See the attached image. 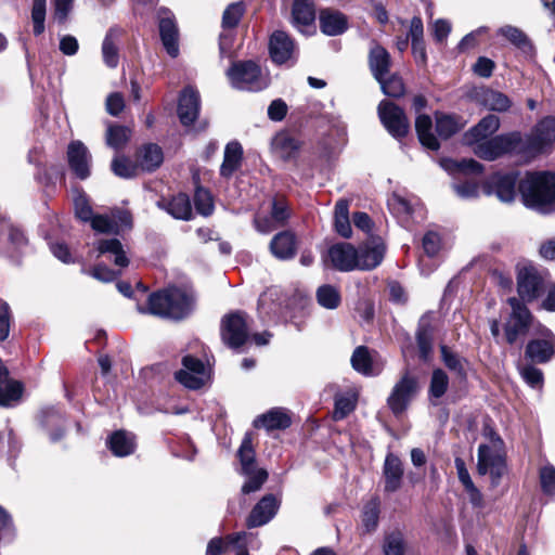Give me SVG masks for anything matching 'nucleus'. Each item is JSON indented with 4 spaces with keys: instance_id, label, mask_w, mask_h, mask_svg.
I'll list each match as a JSON object with an SVG mask.
<instances>
[{
    "instance_id": "1",
    "label": "nucleus",
    "mask_w": 555,
    "mask_h": 555,
    "mask_svg": "<svg viewBox=\"0 0 555 555\" xmlns=\"http://www.w3.org/2000/svg\"><path fill=\"white\" fill-rule=\"evenodd\" d=\"M386 246L382 238L372 237L358 247L337 243L330 247L327 257L332 267L340 272L371 271L384 260Z\"/></svg>"
},
{
    "instance_id": "2",
    "label": "nucleus",
    "mask_w": 555,
    "mask_h": 555,
    "mask_svg": "<svg viewBox=\"0 0 555 555\" xmlns=\"http://www.w3.org/2000/svg\"><path fill=\"white\" fill-rule=\"evenodd\" d=\"M193 306L191 295L180 288H168L153 293L149 296L147 308L139 307L142 313L180 320L186 317Z\"/></svg>"
},
{
    "instance_id": "3",
    "label": "nucleus",
    "mask_w": 555,
    "mask_h": 555,
    "mask_svg": "<svg viewBox=\"0 0 555 555\" xmlns=\"http://www.w3.org/2000/svg\"><path fill=\"white\" fill-rule=\"evenodd\" d=\"M519 190L528 207L543 210L555 202V173L530 172L520 182Z\"/></svg>"
},
{
    "instance_id": "4",
    "label": "nucleus",
    "mask_w": 555,
    "mask_h": 555,
    "mask_svg": "<svg viewBox=\"0 0 555 555\" xmlns=\"http://www.w3.org/2000/svg\"><path fill=\"white\" fill-rule=\"evenodd\" d=\"M227 76L231 86L237 90L260 91L268 86V80L260 67L251 61L233 63Z\"/></svg>"
},
{
    "instance_id": "5",
    "label": "nucleus",
    "mask_w": 555,
    "mask_h": 555,
    "mask_svg": "<svg viewBox=\"0 0 555 555\" xmlns=\"http://www.w3.org/2000/svg\"><path fill=\"white\" fill-rule=\"evenodd\" d=\"M520 143V133L511 132L496 135L489 140L486 139L476 144H473V152L479 158L485 160H494L504 154L514 152Z\"/></svg>"
},
{
    "instance_id": "6",
    "label": "nucleus",
    "mask_w": 555,
    "mask_h": 555,
    "mask_svg": "<svg viewBox=\"0 0 555 555\" xmlns=\"http://www.w3.org/2000/svg\"><path fill=\"white\" fill-rule=\"evenodd\" d=\"M548 273L539 271L532 266H522L518 269L517 289L520 298L525 301H532L544 293L548 284Z\"/></svg>"
},
{
    "instance_id": "7",
    "label": "nucleus",
    "mask_w": 555,
    "mask_h": 555,
    "mask_svg": "<svg viewBox=\"0 0 555 555\" xmlns=\"http://www.w3.org/2000/svg\"><path fill=\"white\" fill-rule=\"evenodd\" d=\"M379 119L395 139L401 140L410 131V121L404 111L390 101H382L377 107Z\"/></svg>"
},
{
    "instance_id": "8",
    "label": "nucleus",
    "mask_w": 555,
    "mask_h": 555,
    "mask_svg": "<svg viewBox=\"0 0 555 555\" xmlns=\"http://www.w3.org/2000/svg\"><path fill=\"white\" fill-rule=\"evenodd\" d=\"M500 443L501 441L498 439L491 446L480 444L478 448V473L480 475L490 474L494 485L505 470V462L500 451Z\"/></svg>"
},
{
    "instance_id": "9",
    "label": "nucleus",
    "mask_w": 555,
    "mask_h": 555,
    "mask_svg": "<svg viewBox=\"0 0 555 555\" xmlns=\"http://www.w3.org/2000/svg\"><path fill=\"white\" fill-rule=\"evenodd\" d=\"M183 367L176 372V379L189 389H199L209 380V373L205 364L192 357L185 356L182 359Z\"/></svg>"
},
{
    "instance_id": "10",
    "label": "nucleus",
    "mask_w": 555,
    "mask_h": 555,
    "mask_svg": "<svg viewBox=\"0 0 555 555\" xmlns=\"http://www.w3.org/2000/svg\"><path fill=\"white\" fill-rule=\"evenodd\" d=\"M417 392V380L415 377L404 374L401 379L393 386L388 397V405L396 414H401L409 405L413 397Z\"/></svg>"
},
{
    "instance_id": "11",
    "label": "nucleus",
    "mask_w": 555,
    "mask_h": 555,
    "mask_svg": "<svg viewBox=\"0 0 555 555\" xmlns=\"http://www.w3.org/2000/svg\"><path fill=\"white\" fill-rule=\"evenodd\" d=\"M508 302L512 307V314L505 326V334L507 341L514 344L518 336L527 333L531 322V313L528 308L515 297L509 298Z\"/></svg>"
},
{
    "instance_id": "12",
    "label": "nucleus",
    "mask_w": 555,
    "mask_h": 555,
    "mask_svg": "<svg viewBox=\"0 0 555 555\" xmlns=\"http://www.w3.org/2000/svg\"><path fill=\"white\" fill-rule=\"evenodd\" d=\"M555 143V118L545 117L533 128L527 139V149L540 154L551 149Z\"/></svg>"
},
{
    "instance_id": "13",
    "label": "nucleus",
    "mask_w": 555,
    "mask_h": 555,
    "mask_svg": "<svg viewBox=\"0 0 555 555\" xmlns=\"http://www.w3.org/2000/svg\"><path fill=\"white\" fill-rule=\"evenodd\" d=\"M221 335L223 341L231 348L243 346L248 338V327L244 315L232 313L222 320Z\"/></svg>"
},
{
    "instance_id": "14",
    "label": "nucleus",
    "mask_w": 555,
    "mask_h": 555,
    "mask_svg": "<svg viewBox=\"0 0 555 555\" xmlns=\"http://www.w3.org/2000/svg\"><path fill=\"white\" fill-rule=\"evenodd\" d=\"M271 59L276 64L294 63L297 48L294 40L283 30H275L269 41Z\"/></svg>"
},
{
    "instance_id": "15",
    "label": "nucleus",
    "mask_w": 555,
    "mask_h": 555,
    "mask_svg": "<svg viewBox=\"0 0 555 555\" xmlns=\"http://www.w3.org/2000/svg\"><path fill=\"white\" fill-rule=\"evenodd\" d=\"M541 335L542 338L530 340L525 351L534 363H546L555 356V335L548 328H543Z\"/></svg>"
},
{
    "instance_id": "16",
    "label": "nucleus",
    "mask_w": 555,
    "mask_h": 555,
    "mask_svg": "<svg viewBox=\"0 0 555 555\" xmlns=\"http://www.w3.org/2000/svg\"><path fill=\"white\" fill-rule=\"evenodd\" d=\"M67 159L72 171L77 178L83 180L91 172V154L81 141H73L67 147Z\"/></svg>"
},
{
    "instance_id": "17",
    "label": "nucleus",
    "mask_w": 555,
    "mask_h": 555,
    "mask_svg": "<svg viewBox=\"0 0 555 555\" xmlns=\"http://www.w3.org/2000/svg\"><path fill=\"white\" fill-rule=\"evenodd\" d=\"M516 176L507 175H493L483 186V192L487 195L494 194L501 202L511 203L516 196Z\"/></svg>"
},
{
    "instance_id": "18",
    "label": "nucleus",
    "mask_w": 555,
    "mask_h": 555,
    "mask_svg": "<svg viewBox=\"0 0 555 555\" xmlns=\"http://www.w3.org/2000/svg\"><path fill=\"white\" fill-rule=\"evenodd\" d=\"M280 502L273 494L264 495L251 509L246 519L248 528H256L268 524L276 514Z\"/></svg>"
},
{
    "instance_id": "19",
    "label": "nucleus",
    "mask_w": 555,
    "mask_h": 555,
    "mask_svg": "<svg viewBox=\"0 0 555 555\" xmlns=\"http://www.w3.org/2000/svg\"><path fill=\"white\" fill-rule=\"evenodd\" d=\"M159 15V34L163 44L167 53L176 57L179 53L178 47V29L170 11L160 9Z\"/></svg>"
},
{
    "instance_id": "20",
    "label": "nucleus",
    "mask_w": 555,
    "mask_h": 555,
    "mask_svg": "<svg viewBox=\"0 0 555 555\" xmlns=\"http://www.w3.org/2000/svg\"><path fill=\"white\" fill-rule=\"evenodd\" d=\"M294 26L302 34L314 33L315 11L313 3L309 0H295L292 10Z\"/></svg>"
},
{
    "instance_id": "21",
    "label": "nucleus",
    "mask_w": 555,
    "mask_h": 555,
    "mask_svg": "<svg viewBox=\"0 0 555 555\" xmlns=\"http://www.w3.org/2000/svg\"><path fill=\"white\" fill-rule=\"evenodd\" d=\"M199 113V94L191 87L185 88L180 95L178 116L184 126L192 125Z\"/></svg>"
},
{
    "instance_id": "22",
    "label": "nucleus",
    "mask_w": 555,
    "mask_h": 555,
    "mask_svg": "<svg viewBox=\"0 0 555 555\" xmlns=\"http://www.w3.org/2000/svg\"><path fill=\"white\" fill-rule=\"evenodd\" d=\"M499 128V117L495 115H487L464 134V141L468 145L476 144L491 137Z\"/></svg>"
},
{
    "instance_id": "23",
    "label": "nucleus",
    "mask_w": 555,
    "mask_h": 555,
    "mask_svg": "<svg viewBox=\"0 0 555 555\" xmlns=\"http://www.w3.org/2000/svg\"><path fill=\"white\" fill-rule=\"evenodd\" d=\"M94 249L98 251L96 258L106 256L119 268H125L129 264L122 245L117 238L100 240L94 244Z\"/></svg>"
},
{
    "instance_id": "24",
    "label": "nucleus",
    "mask_w": 555,
    "mask_h": 555,
    "mask_svg": "<svg viewBox=\"0 0 555 555\" xmlns=\"http://www.w3.org/2000/svg\"><path fill=\"white\" fill-rule=\"evenodd\" d=\"M320 28L327 36H338L348 27V21L344 13L325 9L320 12Z\"/></svg>"
},
{
    "instance_id": "25",
    "label": "nucleus",
    "mask_w": 555,
    "mask_h": 555,
    "mask_svg": "<svg viewBox=\"0 0 555 555\" xmlns=\"http://www.w3.org/2000/svg\"><path fill=\"white\" fill-rule=\"evenodd\" d=\"M270 250L278 259H291L297 250V240L293 232L283 231L273 236Z\"/></svg>"
},
{
    "instance_id": "26",
    "label": "nucleus",
    "mask_w": 555,
    "mask_h": 555,
    "mask_svg": "<svg viewBox=\"0 0 555 555\" xmlns=\"http://www.w3.org/2000/svg\"><path fill=\"white\" fill-rule=\"evenodd\" d=\"M402 476L401 461L396 455L388 454L384 464L385 491H397L401 486Z\"/></svg>"
},
{
    "instance_id": "27",
    "label": "nucleus",
    "mask_w": 555,
    "mask_h": 555,
    "mask_svg": "<svg viewBox=\"0 0 555 555\" xmlns=\"http://www.w3.org/2000/svg\"><path fill=\"white\" fill-rule=\"evenodd\" d=\"M291 425V417L282 409H272L269 412L258 416L254 421L256 428L263 427L267 430L285 429Z\"/></svg>"
},
{
    "instance_id": "28",
    "label": "nucleus",
    "mask_w": 555,
    "mask_h": 555,
    "mask_svg": "<svg viewBox=\"0 0 555 555\" xmlns=\"http://www.w3.org/2000/svg\"><path fill=\"white\" fill-rule=\"evenodd\" d=\"M107 446L115 456H127L134 452V436L125 430H117L107 440Z\"/></svg>"
},
{
    "instance_id": "29",
    "label": "nucleus",
    "mask_w": 555,
    "mask_h": 555,
    "mask_svg": "<svg viewBox=\"0 0 555 555\" xmlns=\"http://www.w3.org/2000/svg\"><path fill=\"white\" fill-rule=\"evenodd\" d=\"M121 33L119 28H111L102 43L103 61L111 68H115L119 62L118 41Z\"/></svg>"
},
{
    "instance_id": "30",
    "label": "nucleus",
    "mask_w": 555,
    "mask_h": 555,
    "mask_svg": "<svg viewBox=\"0 0 555 555\" xmlns=\"http://www.w3.org/2000/svg\"><path fill=\"white\" fill-rule=\"evenodd\" d=\"M350 361L352 367L363 375L372 376L380 372V366L373 361L369 349L364 346L354 349Z\"/></svg>"
},
{
    "instance_id": "31",
    "label": "nucleus",
    "mask_w": 555,
    "mask_h": 555,
    "mask_svg": "<svg viewBox=\"0 0 555 555\" xmlns=\"http://www.w3.org/2000/svg\"><path fill=\"white\" fill-rule=\"evenodd\" d=\"M369 62L374 77L380 80L389 70L390 55L383 47L375 44L370 50Z\"/></svg>"
},
{
    "instance_id": "32",
    "label": "nucleus",
    "mask_w": 555,
    "mask_h": 555,
    "mask_svg": "<svg viewBox=\"0 0 555 555\" xmlns=\"http://www.w3.org/2000/svg\"><path fill=\"white\" fill-rule=\"evenodd\" d=\"M416 340L421 358L427 360L433 349V327L429 315H423L421 318L416 332Z\"/></svg>"
},
{
    "instance_id": "33",
    "label": "nucleus",
    "mask_w": 555,
    "mask_h": 555,
    "mask_svg": "<svg viewBox=\"0 0 555 555\" xmlns=\"http://www.w3.org/2000/svg\"><path fill=\"white\" fill-rule=\"evenodd\" d=\"M433 121L428 115L421 114L416 117L415 129L423 146L437 151L440 146L437 138L431 132Z\"/></svg>"
},
{
    "instance_id": "34",
    "label": "nucleus",
    "mask_w": 555,
    "mask_h": 555,
    "mask_svg": "<svg viewBox=\"0 0 555 555\" xmlns=\"http://www.w3.org/2000/svg\"><path fill=\"white\" fill-rule=\"evenodd\" d=\"M243 149L238 142H230L224 150L223 163L220 172L223 177H230L241 166Z\"/></svg>"
},
{
    "instance_id": "35",
    "label": "nucleus",
    "mask_w": 555,
    "mask_h": 555,
    "mask_svg": "<svg viewBox=\"0 0 555 555\" xmlns=\"http://www.w3.org/2000/svg\"><path fill=\"white\" fill-rule=\"evenodd\" d=\"M272 150L278 157L288 160L297 154L299 142L287 133H279L272 140Z\"/></svg>"
},
{
    "instance_id": "36",
    "label": "nucleus",
    "mask_w": 555,
    "mask_h": 555,
    "mask_svg": "<svg viewBox=\"0 0 555 555\" xmlns=\"http://www.w3.org/2000/svg\"><path fill=\"white\" fill-rule=\"evenodd\" d=\"M335 231L343 237L348 238L352 234L349 220V202L345 198L339 199L334 209Z\"/></svg>"
},
{
    "instance_id": "37",
    "label": "nucleus",
    "mask_w": 555,
    "mask_h": 555,
    "mask_svg": "<svg viewBox=\"0 0 555 555\" xmlns=\"http://www.w3.org/2000/svg\"><path fill=\"white\" fill-rule=\"evenodd\" d=\"M138 166L147 171H152L163 163V152L156 144H147L143 146L137 157Z\"/></svg>"
},
{
    "instance_id": "38",
    "label": "nucleus",
    "mask_w": 555,
    "mask_h": 555,
    "mask_svg": "<svg viewBox=\"0 0 555 555\" xmlns=\"http://www.w3.org/2000/svg\"><path fill=\"white\" fill-rule=\"evenodd\" d=\"M237 456L241 462V472L244 475H251L256 469L255 465V451L253 448V438L250 434H246L242 440L241 447L237 451Z\"/></svg>"
},
{
    "instance_id": "39",
    "label": "nucleus",
    "mask_w": 555,
    "mask_h": 555,
    "mask_svg": "<svg viewBox=\"0 0 555 555\" xmlns=\"http://www.w3.org/2000/svg\"><path fill=\"white\" fill-rule=\"evenodd\" d=\"M464 126L461 118L453 115H436V131L442 139H448Z\"/></svg>"
},
{
    "instance_id": "40",
    "label": "nucleus",
    "mask_w": 555,
    "mask_h": 555,
    "mask_svg": "<svg viewBox=\"0 0 555 555\" xmlns=\"http://www.w3.org/2000/svg\"><path fill=\"white\" fill-rule=\"evenodd\" d=\"M131 131L128 127L120 125H109L106 130V144L114 149H122L130 139Z\"/></svg>"
},
{
    "instance_id": "41",
    "label": "nucleus",
    "mask_w": 555,
    "mask_h": 555,
    "mask_svg": "<svg viewBox=\"0 0 555 555\" xmlns=\"http://www.w3.org/2000/svg\"><path fill=\"white\" fill-rule=\"evenodd\" d=\"M167 211L176 219H190L192 215V207L189 196L185 194H178L173 196L167 204Z\"/></svg>"
},
{
    "instance_id": "42",
    "label": "nucleus",
    "mask_w": 555,
    "mask_h": 555,
    "mask_svg": "<svg viewBox=\"0 0 555 555\" xmlns=\"http://www.w3.org/2000/svg\"><path fill=\"white\" fill-rule=\"evenodd\" d=\"M441 166L451 173H480L482 171V166L472 158L463 159L461 162L453 159H442Z\"/></svg>"
},
{
    "instance_id": "43",
    "label": "nucleus",
    "mask_w": 555,
    "mask_h": 555,
    "mask_svg": "<svg viewBox=\"0 0 555 555\" xmlns=\"http://www.w3.org/2000/svg\"><path fill=\"white\" fill-rule=\"evenodd\" d=\"M23 386L20 382L8 380L0 383V405L10 406L17 402L22 396Z\"/></svg>"
},
{
    "instance_id": "44",
    "label": "nucleus",
    "mask_w": 555,
    "mask_h": 555,
    "mask_svg": "<svg viewBox=\"0 0 555 555\" xmlns=\"http://www.w3.org/2000/svg\"><path fill=\"white\" fill-rule=\"evenodd\" d=\"M441 356L444 365L455 373L461 379L466 377L467 362L459 354L452 352L446 346H441Z\"/></svg>"
},
{
    "instance_id": "45",
    "label": "nucleus",
    "mask_w": 555,
    "mask_h": 555,
    "mask_svg": "<svg viewBox=\"0 0 555 555\" xmlns=\"http://www.w3.org/2000/svg\"><path fill=\"white\" fill-rule=\"evenodd\" d=\"M317 299L319 305L326 309H336L341 300L338 288L328 284L318 288Z\"/></svg>"
},
{
    "instance_id": "46",
    "label": "nucleus",
    "mask_w": 555,
    "mask_h": 555,
    "mask_svg": "<svg viewBox=\"0 0 555 555\" xmlns=\"http://www.w3.org/2000/svg\"><path fill=\"white\" fill-rule=\"evenodd\" d=\"M357 404V395L347 392L338 395L335 398L334 420L339 421L350 414Z\"/></svg>"
},
{
    "instance_id": "47",
    "label": "nucleus",
    "mask_w": 555,
    "mask_h": 555,
    "mask_svg": "<svg viewBox=\"0 0 555 555\" xmlns=\"http://www.w3.org/2000/svg\"><path fill=\"white\" fill-rule=\"evenodd\" d=\"M383 552L385 555H404L405 541L402 532L395 530L384 538Z\"/></svg>"
},
{
    "instance_id": "48",
    "label": "nucleus",
    "mask_w": 555,
    "mask_h": 555,
    "mask_svg": "<svg viewBox=\"0 0 555 555\" xmlns=\"http://www.w3.org/2000/svg\"><path fill=\"white\" fill-rule=\"evenodd\" d=\"M483 105L490 111L505 112L511 107V100L502 92L487 90L482 95Z\"/></svg>"
},
{
    "instance_id": "49",
    "label": "nucleus",
    "mask_w": 555,
    "mask_h": 555,
    "mask_svg": "<svg viewBox=\"0 0 555 555\" xmlns=\"http://www.w3.org/2000/svg\"><path fill=\"white\" fill-rule=\"evenodd\" d=\"M449 387V377L444 371L441 369L434 370L430 385H429V395L433 398L439 399L441 398Z\"/></svg>"
},
{
    "instance_id": "50",
    "label": "nucleus",
    "mask_w": 555,
    "mask_h": 555,
    "mask_svg": "<svg viewBox=\"0 0 555 555\" xmlns=\"http://www.w3.org/2000/svg\"><path fill=\"white\" fill-rule=\"evenodd\" d=\"M378 518L379 501L377 499H372L365 504L362 515V522L366 531L370 532L376 529L378 525Z\"/></svg>"
},
{
    "instance_id": "51",
    "label": "nucleus",
    "mask_w": 555,
    "mask_h": 555,
    "mask_svg": "<svg viewBox=\"0 0 555 555\" xmlns=\"http://www.w3.org/2000/svg\"><path fill=\"white\" fill-rule=\"evenodd\" d=\"M423 33H424V27H423L422 20L417 16H414L411 20V25H410V36L412 39V49H413V52H416L417 48L420 46L421 47V57H422V61L425 62L426 52H425V47H424V42H423Z\"/></svg>"
},
{
    "instance_id": "52",
    "label": "nucleus",
    "mask_w": 555,
    "mask_h": 555,
    "mask_svg": "<svg viewBox=\"0 0 555 555\" xmlns=\"http://www.w3.org/2000/svg\"><path fill=\"white\" fill-rule=\"evenodd\" d=\"M380 83L383 92L392 98H399L404 94V85L400 77L390 76L388 79L384 77L377 80Z\"/></svg>"
},
{
    "instance_id": "53",
    "label": "nucleus",
    "mask_w": 555,
    "mask_h": 555,
    "mask_svg": "<svg viewBox=\"0 0 555 555\" xmlns=\"http://www.w3.org/2000/svg\"><path fill=\"white\" fill-rule=\"evenodd\" d=\"M194 204L198 214L207 217L214 211V203L210 193L202 188H198L194 195Z\"/></svg>"
},
{
    "instance_id": "54",
    "label": "nucleus",
    "mask_w": 555,
    "mask_h": 555,
    "mask_svg": "<svg viewBox=\"0 0 555 555\" xmlns=\"http://www.w3.org/2000/svg\"><path fill=\"white\" fill-rule=\"evenodd\" d=\"M140 168L137 165H133L128 158L126 157H115L112 162V170L113 172L121 178H131L135 176L137 169Z\"/></svg>"
},
{
    "instance_id": "55",
    "label": "nucleus",
    "mask_w": 555,
    "mask_h": 555,
    "mask_svg": "<svg viewBox=\"0 0 555 555\" xmlns=\"http://www.w3.org/2000/svg\"><path fill=\"white\" fill-rule=\"evenodd\" d=\"M31 18L34 23V34L40 35L44 30L46 0H34Z\"/></svg>"
},
{
    "instance_id": "56",
    "label": "nucleus",
    "mask_w": 555,
    "mask_h": 555,
    "mask_svg": "<svg viewBox=\"0 0 555 555\" xmlns=\"http://www.w3.org/2000/svg\"><path fill=\"white\" fill-rule=\"evenodd\" d=\"M248 480L243 485L242 492L245 494L258 491L268 478L267 470L255 469L251 475H246Z\"/></svg>"
},
{
    "instance_id": "57",
    "label": "nucleus",
    "mask_w": 555,
    "mask_h": 555,
    "mask_svg": "<svg viewBox=\"0 0 555 555\" xmlns=\"http://www.w3.org/2000/svg\"><path fill=\"white\" fill-rule=\"evenodd\" d=\"M244 13V7L241 2L230 4L223 12L222 25L223 27H234L240 22Z\"/></svg>"
},
{
    "instance_id": "58",
    "label": "nucleus",
    "mask_w": 555,
    "mask_h": 555,
    "mask_svg": "<svg viewBox=\"0 0 555 555\" xmlns=\"http://www.w3.org/2000/svg\"><path fill=\"white\" fill-rule=\"evenodd\" d=\"M540 483L544 493H555V467L552 465H545L540 469Z\"/></svg>"
},
{
    "instance_id": "59",
    "label": "nucleus",
    "mask_w": 555,
    "mask_h": 555,
    "mask_svg": "<svg viewBox=\"0 0 555 555\" xmlns=\"http://www.w3.org/2000/svg\"><path fill=\"white\" fill-rule=\"evenodd\" d=\"M91 228L100 233H113L117 231V223L105 215H93L88 221Z\"/></svg>"
},
{
    "instance_id": "60",
    "label": "nucleus",
    "mask_w": 555,
    "mask_h": 555,
    "mask_svg": "<svg viewBox=\"0 0 555 555\" xmlns=\"http://www.w3.org/2000/svg\"><path fill=\"white\" fill-rule=\"evenodd\" d=\"M520 375L525 382L533 388H541L543 384V373L530 364L520 367Z\"/></svg>"
},
{
    "instance_id": "61",
    "label": "nucleus",
    "mask_w": 555,
    "mask_h": 555,
    "mask_svg": "<svg viewBox=\"0 0 555 555\" xmlns=\"http://www.w3.org/2000/svg\"><path fill=\"white\" fill-rule=\"evenodd\" d=\"M74 207L76 217L83 222H88L94 215L88 198L82 194L75 197Z\"/></svg>"
},
{
    "instance_id": "62",
    "label": "nucleus",
    "mask_w": 555,
    "mask_h": 555,
    "mask_svg": "<svg viewBox=\"0 0 555 555\" xmlns=\"http://www.w3.org/2000/svg\"><path fill=\"white\" fill-rule=\"evenodd\" d=\"M423 249L429 257L438 255L441 249V237L437 232L428 231L423 237Z\"/></svg>"
},
{
    "instance_id": "63",
    "label": "nucleus",
    "mask_w": 555,
    "mask_h": 555,
    "mask_svg": "<svg viewBox=\"0 0 555 555\" xmlns=\"http://www.w3.org/2000/svg\"><path fill=\"white\" fill-rule=\"evenodd\" d=\"M500 34L518 48H525L528 46V39L526 35L516 27L504 26L500 29Z\"/></svg>"
},
{
    "instance_id": "64",
    "label": "nucleus",
    "mask_w": 555,
    "mask_h": 555,
    "mask_svg": "<svg viewBox=\"0 0 555 555\" xmlns=\"http://www.w3.org/2000/svg\"><path fill=\"white\" fill-rule=\"evenodd\" d=\"M453 190L456 193V195L463 199L475 198L479 194L478 184L470 181L455 183L453 184Z\"/></svg>"
}]
</instances>
